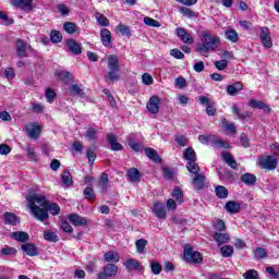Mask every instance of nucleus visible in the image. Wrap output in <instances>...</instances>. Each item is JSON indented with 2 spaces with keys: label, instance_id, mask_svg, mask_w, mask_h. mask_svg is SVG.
Masks as SVG:
<instances>
[{
  "label": "nucleus",
  "instance_id": "56",
  "mask_svg": "<svg viewBox=\"0 0 279 279\" xmlns=\"http://www.w3.org/2000/svg\"><path fill=\"white\" fill-rule=\"evenodd\" d=\"M16 254V248L12 246H4L1 251L2 256H14Z\"/></svg>",
  "mask_w": 279,
  "mask_h": 279
},
{
  "label": "nucleus",
  "instance_id": "55",
  "mask_svg": "<svg viewBox=\"0 0 279 279\" xmlns=\"http://www.w3.org/2000/svg\"><path fill=\"white\" fill-rule=\"evenodd\" d=\"M50 40L54 44L62 43V34H60L58 31H52L50 33Z\"/></svg>",
  "mask_w": 279,
  "mask_h": 279
},
{
  "label": "nucleus",
  "instance_id": "45",
  "mask_svg": "<svg viewBox=\"0 0 279 279\" xmlns=\"http://www.w3.org/2000/svg\"><path fill=\"white\" fill-rule=\"evenodd\" d=\"M226 38L231 43H239V34L234 29L226 31Z\"/></svg>",
  "mask_w": 279,
  "mask_h": 279
},
{
  "label": "nucleus",
  "instance_id": "5",
  "mask_svg": "<svg viewBox=\"0 0 279 279\" xmlns=\"http://www.w3.org/2000/svg\"><path fill=\"white\" fill-rule=\"evenodd\" d=\"M259 166L262 167V169L274 171L278 167V158L276 156L262 157L259 160Z\"/></svg>",
  "mask_w": 279,
  "mask_h": 279
},
{
  "label": "nucleus",
  "instance_id": "15",
  "mask_svg": "<svg viewBox=\"0 0 279 279\" xmlns=\"http://www.w3.org/2000/svg\"><path fill=\"white\" fill-rule=\"evenodd\" d=\"M15 49L19 58H27V44L23 39H17L15 43Z\"/></svg>",
  "mask_w": 279,
  "mask_h": 279
},
{
  "label": "nucleus",
  "instance_id": "63",
  "mask_svg": "<svg viewBox=\"0 0 279 279\" xmlns=\"http://www.w3.org/2000/svg\"><path fill=\"white\" fill-rule=\"evenodd\" d=\"M255 258H267V251L263 247L255 250Z\"/></svg>",
  "mask_w": 279,
  "mask_h": 279
},
{
  "label": "nucleus",
  "instance_id": "37",
  "mask_svg": "<svg viewBox=\"0 0 279 279\" xmlns=\"http://www.w3.org/2000/svg\"><path fill=\"white\" fill-rule=\"evenodd\" d=\"M61 182L65 186H71V184H73V175H71V172L69 170H64L61 174Z\"/></svg>",
  "mask_w": 279,
  "mask_h": 279
},
{
  "label": "nucleus",
  "instance_id": "14",
  "mask_svg": "<svg viewBox=\"0 0 279 279\" xmlns=\"http://www.w3.org/2000/svg\"><path fill=\"white\" fill-rule=\"evenodd\" d=\"M11 3L16 10H23L24 12H32L34 10L32 1H12Z\"/></svg>",
  "mask_w": 279,
  "mask_h": 279
},
{
  "label": "nucleus",
  "instance_id": "2",
  "mask_svg": "<svg viewBox=\"0 0 279 279\" xmlns=\"http://www.w3.org/2000/svg\"><path fill=\"white\" fill-rule=\"evenodd\" d=\"M220 44L221 41L219 37L205 31L201 34V44L197 45L196 51L198 53H208L209 51H216Z\"/></svg>",
  "mask_w": 279,
  "mask_h": 279
},
{
  "label": "nucleus",
  "instance_id": "50",
  "mask_svg": "<svg viewBox=\"0 0 279 279\" xmlns=\"http://www.w3.org/2000/svg\"><path fill=\"white\" fill-rule=\"evenodd\" d=\"M172 197H174V199L179 202V204H182L184 202V194L182 193V190L180 187H174L172 192Z\"/></svg>",
  "mask_w": 279,
  "mask_h": 279
},
{
  "label": "nucleus",
  "instance_id": "53",
  "mask_svg": "<svg viewBox=\"0 0 279 279\" xmlns=\"http://www.w3.org/2000/svg\"><path fill=\"white\" fill-rule=\"evenodd\" d=\"M107 80H109V82H118V80H120L119 70H109L107 72Z\"/></svg>",
  "mask_w": 279,
  "mask_h": 279
},
{
  "label": "nucleus",
  "instance_id": "57",
  "mask_svg": "<svg viewBox=\"0 0 279 279\" xmlns=\"http://www.w3.org/2000/svg\"><path fill=\"white\" fill-rule=\"evenodd\" d=\"M144 23H145V25H148V27H160V22H158L149 16L144 17Z\"/></svg>",
  "mask_w": 279,
  "mask_h": 279
},
{
  "label": "nucleus",
  "instance_id": "42",
  "mask_svg": "<svg viewBox=\"0 0 279 279\" xmlns=\"http://www.w3.org/2000/svg\"><path fill=\"white\" fill-rule=\"evenodd\" d=\"M222 128L227 131V134H234L236 132V126H234V123L229 122L228 120H222Z\"/></svg>",
  "mask_w": 279,
  "mask_h": 279
},
{
  "label": "nucleus",
  "instance_id": "52",
  "mask_svg": "<svg viewBox=\"0 0 279 279\" xmlns=\"http://www.w3.org/2000/svg\"><path fill=\"white\" fill-rule=\"evenodd\" d=\"M108 182H109L108 173L104 172L99 180V186L101 191H108Z\"/></svg>",
  "mask_w": 279,
  "mask_h": 279
},
{
  "label": "nucleus",
  "instance_id": "64",
  "mask_svg": "<svg viewBox=\"0 0 279 279\" xmlns=\"http://www.w3.org/2000/svg\"><path fill=\"white\" fill-rule=\"evenodd\" d=\"M85 136L88 141H95L97 138V130L88 129Z\"/></svg>",
  "mask_w": 279,
  "mask_h": 279
},
{
  "label": "nucleus",
  "instance_id": "4",
  "mask_svg": "<svg viewBox=\"0 0 279 279\" xmlns=\"http://www.w3.org/2000/svg\"><path fill=\"white\" fill-rule=\"evenodd\" d=\"M119 274V267L114 264H107L98 274V279L114 278Z\"/></svg>",
  "mask_w": 279,
  "mask_h": 279
},
{
  "label": "nucleus",
  "instance_id": "40",
  "mask_svg": "<svg viewBox=\"0 0 279 279\" xmlns=\"http://www.w3.org/2000/svg\"><path fill=\"white\" fill-rule=\"evenodd\" d=\"M126 175H128L130 182H136V181H138L141 172H138V169H136V168H131L128 170Z\"/></svg>",
  "mask_w": 279,
  "mask_h": 279
},
{
  "label": "nucleus",
  "instance_id": "46",
  "mask_svg": "<svg viewBox=\"0 0 279 279\" xmlns=\"http://www.w3.org/2000/svg\"><path fill=\"white\" fill-rule=\"evenodd\" d=\"M135 247L137 254H143L145 252V247H147V240L140 239L135 242Z\"/></svg>",
  "mask_w": 279,
  "mask_h": 279
},
{
  "label": "nucleus",
  "instance_id": "36",
  "mask_svg": "<svg viewBox=\"0 0 279 279\" xmlns=\"http://www.w3.org/2000/svg\"><path fill=\"white\" fill-rule=\"evenodd\" d=\"M0 24L5 25L7 27L10 25H14V19L8 16L5 12L0 11Z\"/></svg>",
  "mask_w": 279,
  "mask_h": 279
},
{
  "label": "nucleus",
  "instance_id": "25",
  "mask_svg": "<svg viewBox=\"0 0 279 279\" xmlns=\"http://www.w3.org/2000/svg\"><path fill=\"white\" fill-rule=\"evenodd\" d=\"M70 97H82L84 95V89L82 85L73 84L69 87Z\"/></svg>",
  "mask_w": 279,
  "mask_h": 279
},
{
  "label": "nucleus",
  "instance_id": "6",
  "mask_svg": "<svg viewBox=\"0 0 279 279\" xmlns=\"http://www.w3.org/2000/svg\"><path fill=\"white\" fill-rule=\"evenodd\" d=\"M259 38L262 45H264L266 49H271V47H274V43L271 41V35L267 26L262 27Z\"/></svg>",
  "mask_w": 279,
  "mask_h": 279
},
{
  "label": "nucleus",
  "instance_id": "41",
  "mask_svg": "<svg viewBox=\"0 0 279 279\" xmlns=\"http://www.w3.org/2000/svg\"><path fill=\"white\" fill-rule=\"evenodd\" d=\"M220 253H221V256H223V258H230V256L234 254V246L225 245L220 248Z\"/></svg>",
  "mask_w": 279,
  "mask_h": 279
},
{
  "label": "nucleus",
  "instance_id": "9",
  "mask_svg": "<svg viewBox=\"0 0 279 279\" xmlns=\"http://www.w3.org/2000/svg\"><path fill=\"white\" fill-rule=\"evenodd\" d=\"M248 106H250V108H253V110H263L267 114H269V112H271V107H269V105H267L260 100L250 99Z\"/></svg>",
  "mask_w": 279,
  "mask_h": 279
},
{
  "label": "nucleus",
  "instance_id": "8",
  "mask_svg": "<svg viewBox=\"0 0 279 279\" xmlns=\"http://www.w3.org/2000/svg\"><path fill=\"white\" fill-rule=\"evenodd\" d=\"M146 108L151 114H158L160 112V98L158 96H151Z\"/></svg>",
  "mask_w": 279,
  "mask_h": 279
},
{
  "label": "nucleus",
  "instance_id": "51",
  "mask_svg": "<svg viewBox=\"0 0 279 279\" xmlns=\"http://www.w3.org/2000/svg\"><path fill=\"white\" fill-rule=\"evenodd\" d=\"M244 279H260V275L255 269H248L243 274Z\"/></svg>",
  "mask_w": 279,
  "mask_h": 279
},
{
  "label": "nucleus",
  "instance_id": "48",
  "mask_svg": "<svg viewBox=\"0 0 279 279\" xmlns=\"http://www.w3.org/2000/svg\"><path fill=\"white\" fill-rule=\"evenodd\" d=\"M211 147H220L222 149H228L230 147V144L221 138H217L216 136L214 138V143L211 144Z\"/></svg>",
  "mask_w": 279,
  "mask_h": 279
},
{
  "label": "nucleus",
  "instance_id": "38",
  "mask_svg": "<svg viewBox=\"0 0 279 279\" xmlns=\"http://www.w3.org/2000/svg\"><path fill=\"white\" fill-rule=\"evenodd\" d=\"M128 141H129V146L131 147V149H133V151H143V149H145V146L141 143H136L134 141V137L129 136Z\"/></svg>",
  "mask_w": 279,
  "mask_h": 279
},
{
  "label": "nucleus",
  "instance_id": "18",
  "mask_svg": "<svg viewBox=\"0 0 279 279\" xmlns=\"http://www.w3.org/2000/svg\"><path fill=\"white\" fill-rule=\"evenodd\" d=\"M107 60L109 71H119L121 69V65H119V57L116 54H110Z\"/></svg>",
  "mask_w": 279,
  "mask_h": 279
},
{
  "label": "nucleus",
  "instance_id": "32",
  "mask_svg": "<svg viewBox=\"0 0 279 279\" xmlns=\"http://www.w3.org/2000/svg\"><path fill=\"white\" fill-rule=\"evenodd\" d=\"M214 240L218 245H223V243H228V241H230V234L216 232L214 234Z\"/></svg>",
  "mask_w": 279,
  "mask_h": 279
},
{
  "label": "nucleus",
  "instance_id": "21",
  "mask_svg": "<svg viewBox=\"0 0 279 279\" xmlns=\"http://www.w3.org/2000/svg\"><path fill=\"white\" fill-rule=\"evenodd\" d=\"M225 208L227 213H230V215H236V213H241V204L234 201L227 202Z\"/></svg>",
  "mask_w": 279,
  "mask_h": 279
},
{
  "label": "nucleus",
  "instance_id": "16",
  "mask_svg": "<svg viewBox=\"0 0 279 279\" xmlns=\"http://www.w3.org/2000/svg\"><path fill=\"white\" fill-rule=\"evenodd\" d=\"M107 141L111 146L112 151H121V149H123V145L117 142V135L109 133L107 135Z\"/></svg>",
  "mask_w": 279,
  "mask_h": 279
},
{
  "label": "nucleus",
  "instance_id": "29",
  "mask_svg": "<svg viewBox=\"0 0 279 279\" xmlns=\"http://www.w3.org/2000/svg\"><path fill=\"white\" fill-rule=\"evenodd\" d=\"M56 76L58 77V80H61V82H64L65 84H69V82H73V74L68 71L56 72Z\"/></svg>",
  "mask_w": 279,
  "mask_h": 279
},
{
  "label": "nucleus",
  "instance_id": "60",
  "mask_svg": "<svg viewBox=\"0 0 279 279\" xmlns=\"http://www.w3.org/2000/svg\"><path fill=\"white\" fill-rule=\"evenodd\" d=\"M240 145L246 149L247 147H250V137L247 136V134L242 133L240 135Z\"/></svg>",
  "mask_w": 279,
  "mask_h": 279
},
{
  "label": "nucleus",
  "instance_id": "24",
  "mask_svg": "<svg viewBox=\"0 0 279 279\" xmlns=\"http://www.w3.org/2000/svg\"><path fill=\"white\" fill-rule=\"evenodd\" d=\"M68 48L74 56H80V53H82V45L77 44L75 39H70L68 41Z\"/></svg>",
  "mask_w": 279,
  "mask_h": 279
},
{
  "label": "nucleus",
  "instance_id": "13",
  "mask_svg": "<svg viewBox=\"0 0 279 279\" xmlns=\"http://www.w3.org/2000/svg\"><path fill=\"white\" fill-rule=\"evenodd\" d=\"M41 132L43 130L37 123H32L26 126V134L29 136V138H38Z\"/></svg>",
  "mask_w": 279,
  "mask_h": 279
},
{
  "label": "nucleus",
  "instance_id": "23",
  "mask_svg": "<svg viewBox=\"0 0 279 279\" xmlns=\"http://www.w3.org/2000/svg\"><path fill=\"white\" fill-rule=\"evenodd\" d=\"M11 236L14 241H20V243H27L29 241V234L24 231H15L11 233Z\"/></svg>",
  "mask_w": 279,
  "mask_h": 279
},
{
  "label": "nucleus",
  "instance_id": "20",
  "mask_svg": "<svg viewBox=\"0 0 279 279\" xmlns=\"http://www.w3.org/2000/svg\"><path fill=\"white\" fill-rule=\"evenodd\" d=\"M69 221H71L74 226H86L88 223V221L86 220V218L77 215V214H70L68 216Z\"/></svg>",
  "mask_w": 279,
  "mask_h": 279
},
{
  "label": "nucleus",
  "instance_id": "22",
  "mask_svg": "<svg viewBox=\"0 0 279 279\" xmlns=\"http://www.w3.org/2000/svg\"><path fill=\"white\" fill-rule=\"evenodd\" d=\"M222 159L231 169H234V170L239 169L236 160H234V157H232L230 153L228 151L222 153Z\"/></svg>",
  "mask_w": 279,
  "mask_h": 279
},
{
  "label": "nucleus",
  "instance_id": "47",
  "mask_svg": "<svg viewBox=\"0 0 279 279\" xmlns=\"http://www.w3.org/2000/svg\"><path fill=\"white\" fill-rule=\"evenodd\" d=\"M186 169L190 171V173H194V175L199 174V165H197L195 161H187Z\"/></svg>",
  "mask_w": 279,
  "mask_h": 279
},
{
  "label": "nucleus",
  "instance_id": "1",
  "mask_svg": "<svg viewBox=\"0 0 279 279\" xmlns=\"http://www.w3.org/2000/svg\"><path fill=\"white\" fill-rule=\"evenodd\" d=\"M26 199L32 215H34V218L38 219V221H47V219H49V213L54 217L56 215H60V206L56 203H50L47 201L45 195L33 194Z\"/></svg>",
  "mask_w": 279,
  "mask_h": 279
},
{
  "label": "nucleus",
  "instance_id": "26",
  "mask_svg": "<svg viewBox=\"0 0 279 279\" xmlns=\"http://www.w3.org/2000/svg\"><path fill=\"white\" fill-rule=\"evenodd\" d=\"M22 250L27 254V256H38V248L32 243L23 244Z\"/></svg>",
  "mask_w": 279,
  "mask_h": 279
},
{
  "label": "nucleus",
  "instance_id": "10",
  "mask_svg": "<svg viewBox=\"0 0 279 279\" xmlns=\"http://www.w3.org/2000/svg\"><path fill=\"white\" fill-rule=\"evenodd\" d=\"M175 34L177 36H179L181 43H184L185 45H193L194 43L193 36H191V34H189V32H186L185 28L178 27L175 29Z\"/></svg>",
  "mask_w": 279,
  "mask_h": 279
},
{
  "label": "nucleus",
  "instance_id": "30",
  "mask_svg": "<svg viewBox=\"0 0 279 279\" xmlns=\"http://www.w3.org/2000/svg\"><path fill=\"white\" fill-rule=\"evenodd\" d=\"M183 158H184V160H187V162H196L197 161V155L195 154V150L193 148L184 149Z\"/></svg>",
  "mask_w": 279,
  "mask_h": 279
},
{
  "label": "nucleus",
  "instance_id": "33",
  "mask_svg": "<svg viewBox=\"0 0 279 279\" xmlns=\"http://www.w3.org/2000/svg\"><path fill=\"white\" fill-rule=\"evenodd\" d=\"M105 260L106 263H119V260H121V257L119 256V253L109 251L105 253Z\"/></svg>",
  "mask_w": 279,
  "mask_h": 279
},
{
  "label": "nucleus",
  "instance_id": "19",
  "mask_svg": "<svg viewBox=\"0 0 279 279\" xmlns=\"http://www.w3.org/2000/svg\"><path fill=\"white\" fill-rule=\"evenodd\" d=\"M100 38L105 47H110V45H112V33H110L107 28H102L100 31Z\"/></svg>",
  "mask_w": 279,
  "mask_h": 279
},
{
  "label": "nucleus",
  "instance_id": "28",
  "mask_svg": "<svg viewBox=\"0 0 279 279\" xmlns=\"http://www.w3.org/2000/svg\"><path fill=\"white\" fill-rule=\"evenodd\" d=\"M241 180L244 184H246V186H254V184H256V175L250 172L242 174Z\"/></svg>",
  "mask_w": 279,
  "mask_h": 279
},
{
  "label": "nucleus",
  "instance_id": "44",
  "mask_svg": "<svg viewBox=\"0 0 279 279\" xmlns=\"http://www.w3.org/2000/svg\"><path fill=\"white\" fill-rule=\"evenodd\" d=\"M44 239L45 241H49L50 243H58V241H60L58 234H56V232L52 231L44 232Z\"/></svg>",
  "mask_w": 279,
  "mask_h": 279
},
{
  "label": "nucleus",
  "instance_id": "12",
  "mask_svg": "<svg viewBox=\"0 0 279 279\" xmlns=\"http://www.w3.org/2000/svg\"><path fill=\"white\" fill-rule=\"evenodd\" d=\"M243 88H244L243 83L235 82V83L227 86L226 93L230 97H236V95H239V93H241V90H243Z\"/></svg>",
  "mask_w": 279,
  "mask_h": 279
},
{
  "label": "nucleus",
  "instance_id": "7",
  "mask_svg": "<svg viewBox=\"0 0 279 279\" xmlns=\"http://www.w3.org/2000/svg\"><path fill=\"white\" fill-rule=\"evenodd\" d=\"M151 210L157 219H167V206L165 204L157 202L153 205Z\"/></svg>",
  "mask_w": 279,
  "mask_h": 279
},
{
  "label": "nucleus",
  "instance_id": "58",
  "mask_svg": "<svg viewBox=\"0 0 279 279\" xmlns=\"http://www.w3.org/2000/svg\"><path fill=\"white\" fill-rule=\"evenodd\" d=\"M46 99L48 104H53V101L56 100V92L48 87L46 89Z\"/></svg>",
  "mask_w": 279,
  "mask_h": 279
},
{
  "label": "nucleus",
  "instance_id": "11",
  "mask_svg": "<svg viewBox=\"0 0 279 279\" xmlns=\"http://www.w3.org/2000/svg\"><path fill=\"white\" fill-rule=\"evenodd\" d=\"M124 267L126 268V271H143V265L134 258L126 259Z\"/></svg>",
  "mask_w": 279,
  "mask_h": 279
},
{
  "label": "nucleus",
  "instance_id": "31",
  "mask_svg": "<svg viewBox=\"0 0 279 279\" xmlns=\"http://www.w3.org/2000/svg\"><path fill=\"white\" fill-rule=\"evenodd\" d=\"M4 221L9 226H16V223H21V219L12 213L4 214Z\"/></svg>",
  "mask_w": 279,
  "mask_h": 279
},
{
  "label": "nucleus",
  "instance_id": "39",
  "mask_svg": "<svg viewBox=\"0 0 279 279\" xmlns=\"http://www.w3.org/2000/svg\"><path fill=\"white\" fill-rule=\"evenodd\" d=\"M215 193L219 199H226L229 195L228 189H226L223 185L216 186Z\"/></svg>",
  "mask_w": 279,
  "mask_h": 279
},
{
  "label": "nucleus",
  "instance_id": "61",
  "mask_svg": "<svg viewBox=\"0 0 279 279\" xmlns=\"http://www.w3.org/2000/svg\"><path fill=\"white\" fill-rule=\"evenodd\" d=\"M59 13L62 15V16H69L70 14V10H69V7H66V4L64 3H61V4H58L57 7Z\"/></svg>",
  "mask_w": 279,
  "mask_h": 279
},
{
  "label": "nucleus",
  "instance_id": "34",
  "mask_svg": "<svg viewBox=\"0 0 279 279\" xmlns=\"http://www.w3.org/2000/svg\"><path fill=\"white\" fill-rule=\"evenodd\" d=\"M179 12L181 14H183L184 16H186L187 19H197V16H199V13L186 8V7H182L179 9Z\"/></svg>",
  "mask_w": 279,
  "mask_h": 279
},
{
  "label": "nucleus",
  "instance_id": "59",
  "mask_svg": "<svg viewBox=\"0 0 279 279\" xmlns=\"http://www.w3.org/2000/svg\"><path fill=\"white\" fill-rule=\"evenodd\" d=\"M32 110H33L36 114H43V112H45V106H44L43 104L33 102V104H32Z\"/></svg>",
  "mask_w": 279,
  "mask_h": 279
},
{
  "label": "nucleus",
  "instance_id": "49",
  "mask_svg": "<svg viewBox=\"0 0 279 279\" xmlns=\"http://www.w3.org/2000/svg\"><path fill=\"white\" fill-rule=\"evenodd\" d=\"M96 21L101 25V27H108L110 25V21L101 13H96Z\"/></svg>",
  "mask_w": 279,
  "mask_h": 279
},
{
  "label": "nucleus",
  "instance_id": "27",
  "mask_svg": "<svg viewBox=\"0 0 279 279\" xmlns=\"http://www.w3.org/2000/svg\"><path fill=\"white\" fill-rule=\"evenodd\" d=\"M63 29L66 34H80L82 31L77 27V24L72 22H65L63 24Z\"/></svg>",
  "mask_w": 279,
  "mask_h": 279
},
{
  "label": "nucleus",
  "instance_id": "54",
  "mask_svg": "<svg viewBox=\"0 0 279 279\" xmlns=\"http://www.w3.org/2000/svg\"><path fill=\"white\" fill-rule=\"evenodd\" d=\"M150 269L155 276H158L162 271V266L158 262L150 260Z\"/></svg>",
  "mask_w": 279,
  "mask_h": 279
},
{
  "label": "nucleus",
  "instance_id": "43",
  "mask_svg": "<svg viewBox=\"0 0 279 279\" xmlns=\"http://www.w3.org/2000/svg\"><path fill=\"white\" fill-rule=\"evenodd\" d=\"M215 137L216 135H199L198 136V141L199 143H202L203 145H211L215 142Z\"/></svg>",
  "mask_w": 279,
  "mask_h": 279
},
{
  "label": "nucleus",
  "instance_id": "3",
  "mask_svg": "<svg viewBox=\"0 0 279 279\" xmlns=\"http://www.w3.org/2000/svg\"><path fill=\"white\" fill-rule=\"evenodd\" d=\"M183 258L186 263H191L194 265H199L204 260L202 257V253L194 251L191 244H186L183 250Z\"/></svg>",
  "mask_w": 279,
  "mask_h": 279
},
{
  "label": "nucleus",
  "instance_id": "17",
  "mask_svg": "<svg viewBox=\"0 0 279 279\" xmlns=\"http://www.w3.org/2000/svg\"><path fill=\"white\" fill-rule=\"evenodd\" d=\"M206 184V175L198 173L195 174L194 179H193V185L194 189H196V191H202V189H204Z\"/></svg>",
  "mask_w": 279,
  "mask_h": 279
},
{
  "label": "nucleus",
  "instance_id": "62",
  "mask_svg": "<svg viewBox=\"0 0 279 279\" xmlns=\"http://www.w3.org/2000/svg\"><path fill=\"white\" fill-rule=\"evenodd\" d=\"M174 85L177 88H186V78L183 76H179L174 81Z\"/></svg>",
  "mask_w": 279,
  "mask_h": 279
},
{
  "label": "nucleus",
  "instance_id": "35",
  "mask_svg": "<svg viewBox=\"0 0 279 279\" xmlns=\"http://www.w3.org/2000/svg\"><path fill=\"white\" fill-rule=\"evenodd\" d=\"M145 154H146L147 158H149L154 162H160V160H161L160 156H158V151H156V149H154V148H145Z\"/></svg>",
  "mask_w": 279,
  "mask_h": 279
}]
</instances>
